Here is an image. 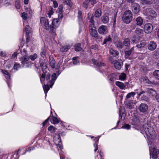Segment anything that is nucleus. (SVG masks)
Segmentation results:
<instances>
[{
  "label": "nucleus",
  "mask_w": 159,
  "mask_h": 159,
  "mask_svg": "<svg viewBox=\"0 0 159 159\" xmlns=\"http://www.w3.org/2000/svg\"><path fill=\"white\" fill-rule=\"evenodd\" d=\"M26 11L30 14H31L33 13L32 11L30 8H27Z\"/></svg>",
  "instance_id": "61"
},
{
  "label": "nucleus",
  "mask_w": 159,
  "mask_h": 159,
  "mask_svg": "<svg viewBox=\"0 0 159 159\" xmlns=\"http://www.w3.org/2000/svg\"><path fill=\"white\" fill-rule=\"evenodd\" d=\"M20 1L18 0L16 1L15 3L16 7L17 9H19L20 7Z\"/></svg>",
  "instance_id": "50"
},
{
  "label": "nucleus",
  "mask_w": 159,
  "mask_h": 159,
  "mask_svg": "<svg viewBox=\"0 0 159 159\" xmlns=\"http://www.w3.org/2000/svg\"><path fill=\"white\" fill-rule=\"evenodd\" d=\"M90 2V5H93L94 4L96 3V2L95 0H89Z\"/></svg>",
  "instance_id": "58"
},
{
  "label": "nucleus",
  "mask_w": 159,
  "mask_h": 159,
  "mask_svg": "<svg viewBox=\"0 0 159 159\" xmlns=\"http://www.w3.org/2000/svg\"><path fill=\"white\" fill-rule=\"evenodd\" d=\"M153 75L157 79L159 80V70H156L153 72Z\"/></svg>",
  "instance_id": "38"
},
{
  "label": "nucleus",
  "mask_w": 159,
  "mask_h": 159,
  "mask_svg": "<svg viewBox=\"0 0 159 159\" xmlns=\"http://www.w3.org/2000/svg\"><path fill=\"white\" fill-rule=\"evenodd\" d=\"M40 55L42 57L44 58L45 56V51H42L40 53Z\"/></svg>",
  "instance_id": "60"
},
{
  "label": "nucleus",
  "mask_w": 159,
  "mask_h": 159,
  "mask_svg": "<svg viewBox=\"0 0 159 159\" xmlns=\"http://www.w3.org/2000/svg\"><path fill=\"white\" fill-rule=\"evenodd\" d=\"M51 116H50L44 122H43V126H44L45 125H46V124L48 122V120H50V118H51Z\"/></svg>",
  "instance_id": "55"
},
{
  "label": "nucleus",
  "mask_w": 159,
  "mask_h": 159,
  "mask_svg": "<svg viewBox=\"0 0 159 159\" xmlns=\"http://www.w3.org/2000/svg\"><path fill=\"white\" fill-rule=\"evenodd\" d=\"M148 92L149 95L152 97H154L155 95L157 94V93L156 91L152 89H149L148 91Z\"/></svg>",
  "instance_id": "29"
},
{
  "label": "nucleus",
  "mask_w": 159,
  "mask_h": 159,
  "mask_svg": "<svg viewBox=\"0 0 159 159\" xmlns=\"http://www.w3.org/2000/svg\"><path fill=\"white\" fill-rule=\"evenodd\" d=\"M44 91L45 94H47L48 91L49 89V87L48 85H44L43 86Z\"/></svg>",
  "instance_id": "39"
},
{
  "label": "nucleus",
  "mask_w": 159,
  "mask_h": 159,
  "mask_svg": "<svg viewBox=\"0 0 159 159\" xmlns=\"http://www.w3.org/2000/svg\"><path fill=\"white\" fill-rule=\"evenodd\" d=\"M40 66L41 67L42 71L43 73H47L48 70L47 69V67L46 64L43 62H41Z\"/></svg>",
  "instance_id": "17"
},
{
  "label": "nucleus",
  "mask_w": 159,
  "mask_h": 159,
  "mask_svg": "<svg viewBox=\"0 0 159 159\" xmlns=\"http://www.w3.org/2000/svg\"><path fill=\"white\" fill-rule=\"evenodd\" d=\"M21 16L24 20H26L27 19V14L24 12L22 13Z\"/></svg>",
  "instance_id": "51"
},
{
  "label": "nucleus",
  "mask_w": 159,
  "mask_h": 159,
  "mask_svg": "<svg viewBox=\"0 0 159 159\" xmlns=\"http://www.w3.org/2000/svg\"><path fill=\"white\" fill-rule=\"evenodd\" d=\"M143 128L148 138L150 139L154 138L155 136V132L153 127L150 124H145Z\"/></svg>",
  "instance_id": "2"
},
{
  "label": "nucleus",
  "mask_w": 159,
  "mask_h": 159,
  "mask_svg": "<svg viewBox=\"0 0 159 159\" xmlns=\"http://www.w3.org/2000/svg\"><path fill=\"white\" fill-rule=\"evenodd\" d=\"M116 46L118 49H122L123 48L122 43L121 42H118L116 43Z\"/></svg>",
  "instance_id": "45"
},
{
  "label": "nucleus",
  "mask_w": 159,
  "mask_h": 159,
  "mask_svg": "<svg viewBox=\"0 0 159 159\" xmlns=\"http://www.w3.org/2000/svg\"><path fill=\"white\" fill-rule=\"evenodd\" d=\"M49 64L52 68H54L55 66V61L52 57H49Z\"/></svg>",
  "instance_id": "21"
},
{
  "label": "nucleus",
  "mask_w": 159,
  "mask_h": 159,
  "mask_svg": "<svg viewBox=\"0 0 159 159\" xmlns=\"http://www.w3.org/2000/svg\"><path fill=\"white\" fill-rule=\"evenodd\" d=\"M46 73H43H43L42 74L41 76H40V81L42 83H43L44 81L45 80Z\"/></svg>",
  "instance_id": "36"
},
{
  "label": "nucleus",
  "mask_w": 159,
  "mask_h": 159,
  "mask_svg": "<svg viewBox=\"0 0 159 159\" xmlns=\"http://www.w3.org/2000/svg\"><path fill=\"white\" fill-rule=\"evenodd\" d=\"M135 32L138 34H142L143 33V31L142 30L139 28H136L135 31Z\"/></svg>",
  "instance_id": "46"
},
{
  "label": "nucleus",
  "mask_w": 159,
  "mask_h": 159,
  "mask_svg": "<svg viewBox=\"0 0 159 159\" xmlns=\"http://www.w3.org/2000/svg\"><path fill=\"white\" fill-rule=\"evenodd\" d=\"M52 1L53 2V6L54 7L57 8L58 6V4L57 2L55 0H54Z\"/></svg>",
  "instance_id": "59"
},
{
  "label": "nucleus",
  "mask_w": 159,
  "mask_h": 159,
  "mask_svg": "<svg viewBox=\"0 0 159 159\" xmlns=\"http://www.w3.org/2000/svg\"><path fill=\"white\" fill-rule=\"evenodd\" d=\"M58 22L59 21L58 19H54L52 21V25L50 26V32L53 36H55L56 35V29L59 25Z\"/></svg>",
  "instance_id": "4"
},
{
  "label": "nucleus",
  "mask_w": 159,
  "mask_h": 159,
  "mask_svg": "<svg viewBox=\"0 0 159 159\" xmlns=\"http://www.w3.org/2000/svg\"><path fill=\"white\" fill-rule=\"evenodd\" d=\"M61 2L64 4L67 5L70 7L72 5V3L70 0H61Z\"/></svg>",
  "instance_id": "27"
},
{
  "label": "nucleus",
  "mask_w": 159,
  "mask_h": 159,
  "mask_svg": "<svg viewBox=\"0 0 159 159\" xmlns=\"http://www.w3.org/2000/svg\"><path fill=\"white\" fill-rule=\"evenodd\" d=\"M133 19V14L131 11H126L123 16V20L126 24L130 23Z\"/></svg>",
  "instance_id": "3"
},
{
  "label": "nucleus",
  "mask_w": 159,
  "mask_h": 159,
  "mask_svg": "<svg viewBox=\"0 0 159 159\" xmlns=\"http://www.w3.org/2000/svg\"><path fill=\"white\" fill-rule=\"evenodd\" d=\"M126 105L127 107L129 109H131L133 107V105H132V102H127L126 103Z\"/></svg>",
  "instance_id": "47"
},
{
  "label": "nucleus",
  "mask_w": 159,
  "mask_h": 159,
  "mask_svg": "<svg viewBox=\"0 0 159 159\" xmlns=\"http://www.w3.org/2000/svg\"><path fill=\"white\" fill-rule=\"evenodd\" d=\"M157 45L155 42L153 41H151L148 45V49L151 51H153L156 48Z\"/></svg>",
  "instance_id": "13"
},
{
  "label": "nucleus",
  "mask_w": 159,
  "mask_h": 159,
  "mask_svg": "<svg viewBox=\"0 0 159 159\" xmlns=\"http://www.w3.org/2000/svg\"><path fill=\"white\" fill-rule=\"evenodd\" d=\"M29 58L32 61H34L37 57V55L36 54L34 53L33 55L30 56Z\"/></svg>",
  "instance_id": "43"
},
{
  "label": "nucleus",
  "mask_w": 159,
  "mask_h": 159,
  "mask_svg": "<svg viewBox=\"0 0 159 159\" xmlns=\"http://www.w3.org/2000/svg\"><path fill=\"white\" fill-rule=\"evenodd\" d=\"M140 121L139 117L134 116L133 118L131 124L133 125L138 126L140 124Z\"/></svg>",
  "instance_id": "15"
},
{
  "label": "nucleus",
  "mask_w": 159,
  "mask_h": 159,
  "mask_svg": "<svg viewBox=\"0 0 159 159\" xmlns=\"http://www.w3.org/2000/svg\"><path fill=\"white\" fill-rule=\"evenodd\" d=\"M70 48V45L65 46L61 48L60 50L62 52H65L67 51Z\"/></svg>",
  "instance_id": "33"
},
{
  "label": "nucleus",
  "mask_w": 159,
  "mask_h": 159,
  "mask_svg": "<svg viewBox=\"0 0 159 159\" xmlns=\"http://www.w3.org/2000/svg\"><path fill=\"white\" fill-rule=\"evenodd\" d=\"M48 130L52 133H54L55 131V128L52 125L49 126L48 128Z\"/></svg>",
  "instance_id": "48"
},
{
  "label": "nucleus",
  "mask_w": 159,
  "mask_h": 159,
  "mask_svg": "<svg viewBox=\"0 0 159 159\" xmlns=\"http://www.w3.org/2000/svg\"><path fill=\"white\" fill-rule=\"evenodd\" d=\"M121 128L128 129H130V126L128 124H125L124 125L122 126L121 127Z\"/></svg>",
  "instance_id": "49"
},
{
  "label": "nucleus",
  "mask_w": 159,
  "mask_h": 159,
  "mask_svg": "<svg viewBox=\"0 0 159 159\" xmlns=\"http://www.w3.org/2000/svg\"><path fill=\"white\" fill-rule=\"evenodd\" d=\"M122 64L123 62L120 59L118 60V61H116L114 63V67L116 69L119 70L122 66Z\"/></svg>",
  "instance_id": "14"
},
{
  "label": "nucleus",
  "mask_w": 159,
  "mask_h": 159,
  "mask_svg": "<svg viewBox=\"0 0 159 159\" xmlns=\"http://www.w3.org/2000/svg\"><path fill=\"white\" fill-rule=\"evenodd\" d=\"M20 67V65L19 64H15L14 66V69L17 70L18 68Z\"/></svg>",
  "instance_id": "56"
},
{
  "label": "nucleus",
  "mask_w": 159,
  "mask_h": 159,
  "mask_svg": "<svg viewBox=\"0 0 159 159\" xmlns=\"http://www.w3.org/2000/svg\"><path fill=\"white\" fill-rule=\"evenodd\" d=\"M146 43L145 42H141L139 44L136 45V47L138 48H140L144 47L146 45Z\"/></svg>",
  "instance_id": "41"
},
{
  "label": "nucleus",
  "mask_w": 159,
  "mask_h": 159,
  "mask_svg": "<svg viewBox=\"0 0 159 159\" xmlns=\"http://www.w3.org/2000/svg\"><path fill=\"white\" fill-rule=\"evenodd\" d=\"M41 25L44 27L47 30L49 29L50 26L48 20L44 17H42L40 19Z\"/></svg>",
  "instance_id": "6"
},
{
  "label": "nucleus",
  "mask_w": 159,
  "mask_h": 159,
  "mask_svg": "<svg viewBox=\"0 0 159 159\" xmlns=\"http://www.w3.org/2000/svg\"><path fill=\"white\" fill-rule=\"evenodd\" d=\"M101 19L102 22L104 24L108 23L109 20V17L106 15L102 16L101 18Z\"/></svg>",
  "instance_id": "18"
},
{
  "label": "nucleus",
  "mask_w": 159,
  "mask_h": 159,
  "mask_svg": "<svg viewBox=\"0 0 159 159\" xmlns=\"http://www.w3.org/2000/svg\"><path fill=\"white\" fill-rule=\"evenodd\" d=\"M98 31L99 34L104 35L107 33L108 30L107 26L102 25L98 28Z\"/></svg>",
  "instance_id": "7"
},
{
  "label": "nucleus",
  "mask_w": 159,
  "mask_h": 159,
  "mask_svg": "<svg viewBox=\"0 0 159 159\" xmlns=\"http://www.w3.org/2000/svg\"><path fill=\"white\" fill-rule=\"evenodd\" d=\"M150 153L151 157L153 159H155L158 157L157 155L159 153V150L156 148H150Z\"/></svg>",
  "instance_id": "5"
},
{
  "label": "nucleus",
  "mask_w": 159,
  "mask_h": 159,
  "mask_svg": "<svg viewBox=\"0 0 159 159\" xmlns=\"http://www.w3.org/2000/svg\"><path fill=\"white\" fill-rule=\"evenodd\" d=\"M57 78L56 74L55 73H53L52 75L51 79L49 81V83L51 84H50V86L51 87H52Z\"/></svg>",
  "instance_id": "16"
},
{
  "label": "nucleus",
  "mask_w": 159,
  "mask_h": 159,
  "mask_svg": "<svg viewBox=\"0 0 159 159\" xmlns=\"http://www.w3.org/2000/svg\"><path fill=\"white\" fill-rule=\"evenodd\" d=\"M148 18L152 20L156 18L157 16V14L154 11L150 10L148 13Z\"/></svg>",
  "instance_id": "12"
},
{
  "label": "nucleus",
  "mask_w": 159,
  "mask_h": 159,
  "mask_svg": "<svg viewBox=\"0 0 159 159\" xmlns=\"http://www.w3.org/2000/svg\"><path fill=\"white\" fill-rule=\"evenodd\" d=\"M148 108V106L147 104L145 103H142L139 106L138 109L140 111L144 113L147 111Z\"/></svg>",
  "instance_id": "10"
},
{
  "label": "nucleus",
  "mask_w": 159,
  "mask_h": 159,
  "mask_svg": "<svg viewBox=\"0 0 159 159\" xmlns=\"http://www.w3.org/2000/svg\"><path fill=\"white\" fill-rule=\"evenodd\" d=\"M99 139L98 138L96 137L94 139V140L95 141V143L94 144V147L95 148L94 151L95 152H96L98 149V144Z\"/></svg>",
  "instance_id": "26"
},
{
  "label": "nucleus",
  "mask_w": 159,
  "mask_h": 159,
  "mask_svg": "<svg viewBox=\"0 0 159 159\" xmlns=\"http://www.w3.org/2000/svg\"><path fill=\"white\" fill-rule=\"evenodd\" d=\"M98 46L97 44L91 46V48L94 50H97L98 49Z\"/></svg>",
  "instance_id": "54"
},
{
  "label": "nucleus",
  "mask_w": 159,
  "mask_h": 159,
  "mask_svg": "<svg viewBox=\"0 0 159 159\" xmlns=\"http://www.w3.org/2000/svg\"><path fill=\"white\" fill-rule=\"evenodd\" d=\"M17 53L16 52H15L14 53H13L11 57V58L12 59L16 57L17 56Z\"/></svg>",
  "instance_id": "63"
},
{
  "label": "nucleus",
  "mask_w": 159,
  "mask_h": 159,
  "mask_svg": "<svg viewBox=\"0 0 159 159\" xmlns=\"http://www.w3.org/2000/svg\"><path fill=\"white\" fill-rule=\"evenodd\" d=\"M53 12L52 11V8H51V9L49 10L47 13L49 18H50L51 17V16L53 14Z\"/></svg>",
  "instance_id": "52"
},
{
  "label": "nucleus",
  "mask_w": 159,
  "mask_h": 159,
  "mask_svg": "<svg viewBox=\"0 0 159 159\" xmlns=\"http://www.w3.org/2000/svg\"><path fill=\"white\" fill-rule=\"evenodd\" d=\"M78 18L79 21H81L82 19V11L81 9L78 8Z\"/></svg>",
  "instance_id": "28"
},
{
  "label": "nucleus",
  "mask_w": 159,
  "mask_h": 159,
  "mask_svg": "<svg viewBox=\"0 0 159 159\" xmlns=\"http://www.w3.org/2000/svg\"><path fill=\"white\" fill-rule=\"evenodd\" d=\"M137 22V25H138L141 26L143 23V20L140 17H138L136 19Z\"/></svg>",
  "instance_id": "24"
},
{
  "label": "nucleus",
  "mask_w": 159,
  "mask_h": 159,
  "mask_svg": "<svg viewBox=\"0 0 159 159\" xmlns=\"http://www.w3.org/2000/svg\"><path fill=\"white\" fill-rule=\"evenodd\" d=\"M2 72L5 75V76L7 80L10 79V76L8 72L7 71L2 70Z\"/></svg>",
  "instance_id": "34"
},
{
  "label": "nucleus",
  "mask_w": 159,
  "mask_h": 159,
  "mask_svg": "<svg viewBox=\"0 0 159 159\" xmlns=\"http://www.w3.org/2000/svg\"><path fill=\"white\" fill-rule=\"evenodd\" d=\"M143 2L146 4H148L152 0H141Z\"/></svg>",
  "instance_id": "62"
},
{
  "label": "nucleus",
  "mask_w": 159,
  "mask_h": 159,
  "mask_svg": "<svg viewBox=\"0 0 159 159\" xmlns=\"http://www.w3.org/2000/svg\"><path fill=\"white\" fill-rule=\"evenodd\" d=\"M34 147H30V148H27L26 150V151L24 153V154H25V153H26V152H27V151H31V150H34Z\"/></svg>",
  "instance_id": "57"
},
{
  "label": "nucleus",
  "mask_w": 159,
  "mask_h": 159,
  "mask_svg": "<svg viewBox=\"0 0 159 159\" xmlns=\"http://www.w3.org/2000/svg\"><path fill=\"white\" fill-rule=\"evenodd\" d=\"M59 12L62 13V10L63 7L62 6L60 5L59 7Z\"/></svg>",
  "instance_id": "64"
},
{
  "label": "nucleus",
  "mask_w": 159,
  "mask_h": 159,
  "mask_svg": "<svg viewBox=\"0 0 159 159\" xmlns=\"http://www.w3.org/2000/svg\"><path fill=\"white\" fill-rule=\"evenodd\" d=\"M109 52L110 54L113 57H116L119 54L117 51L115 50L112 48L110 49Z\"/></svg>",
  "instance_id": "22"
},
{
  "label": "nucleus",
  "mask_w": 159,
  "mask_h": 159,
  "mask_svg": "<svg viewBox=\"0 0 159 159\" xmlns=\"http://www.w3.org/2000/svg\"><path fill=\"white\" fill-rule=\"evenodd\" d=\"M25 30L27 34H29L31 32V29L29 26L26 25L25 27Z\"/></svg>",
  "instance_id": "37"
},
{
  "label": "nucleus",
  "mask_w": 159,
  "mask_h": 159,
  "mask_svg": "<svg viewBox=\"0 0 159 159\" xmlns=\"http://www.w3.org/2000/svg\"><path fill=\"white\" fill-rule=\"evenodd\" d=\"M111 39L110 37V36H109L108 37H107L104 39L102 45L107 44V42H111Z\"/></svg>",
  "instance_id": "40"
},
{
  "label": "nucleus",
  "mask_w": 159,
  "mask_h": 159,
  "mask_svg": "<svg viewBox=\"0 0 159 159\" xmlns=\"http://www.w3.org/2000/svg\"><path fill=\"white\" fill-rule=\"evenodd\" d=\"M152 30L153 27L151 24L147 23L145 25L144 30L146 33L148 34L150 33Z\"/></svg>",
  "instance_id": "9"
},
{
  "label": "nucleus",
  "mask_w": 159,
  "mask_h": 159,
  "mask_svg": "<svg viewBox=\"0 0 159 159\" xmlns=\"http://www.w3.org/2000/svg\"><path fill=\"white\" fill-rule=\"evenodd\" d=\"M123 44L126 47H129L130 44V40L129 38H126L124 40Z\"/></svg>",
  "instance_id": "32"
},
{
  "label": "nucleus",
  "mask_w": 159,
  "mask_h": 159,
  "mask_svg": "<svg viewBox=\"0 0 159 159\" xmlns=\"http://www.w3.org/2000/svg\"><path fill=\"white\" fill-rule=\"evenodd\" d=\"M49 120L52 123L54 124L58 123L59 121V120L58 119L53 116H51V118Z\"/></svg>",
  "instance_id": "20"
},
{
  "label": "nucleus",
  "mask_w": 159,
  "mask_h": 159,
  "mask_svg": "<svg viewBox=\"0 0 159 159\" xmlns=\"http://www.w3.org/2000/svg\"><path fill=\"white\" fill-rule=\"evenodd\" d=\"M135 94L134 92H131L128 93L126 96V99L130 98L131 97L134 96Z\"/></svg>",
  "instance_id": "44"
},
{
  "label": "nucleus",
  "mask_w": 159,
  "mask_h": 159,
  "mask_svg": "<svg viewBox=\"0 0 159 159\" xmlns=\"http://www.w3.org/2000/svg\"><path fill=\"white\" fill-rule=\"evenodd\" d=\"M92 61L94 65H95L98 67H101L105 66L104 63L96 61L94 59H92Z\"/></svg>",
  "instance_id": "19"
},
{
  "label": "nucleus",
  "mask_w": 159,
  "mask_h": 159,
  "mask_svg": "<svg viewBox=\"0 0 159 159\" xmlns=\"http://www.w3.org/2000/svg\"><path fill=\"white\" fill-rule=\"evenodd\" d=\"M131 51L129 50L127 51H125V56L127 57H129L131 54Z\"/></svg>",
  "instance_id": "53"
},
{
  "label": "nucleus",
  "mask_w": 159,
  "mask_h": 159,
  "mask_svg": "<svg viewBox=\"0 0 159 159\" xmlns=\"http://www.w3.org/2000/svg\"><path fill=\"white\" fill-rule=\"evenodd\" d=\"M81 45L80 43H77L75 45L74 48L76 51H79L81 50Z\"/></svg>",
  "instance_id": "35"
},
{
  "label": "nucleus",
  "mask_w": 159,
  "mask_h": 159,
  "mask_svg": "<svg viewBox=\"0 0 159 159\" xmlns=\"http://www.w3.org/2000/svg\"><path fill=\"white\" fill-rule=\"evenodd\" d=\"M126 77V75L124 73H121L119 76V79L121 80H124Z\"/></svg>",
  "instance_id": "42"
},
{
  "label": "nucleus",
  "mask_w": 159,
  "mask_h": 159,
  "mask_svg": "<svg viewBox=\"0 0 159 159\" xmlns=\"http://www.w3.org/2000/svg\"><path fill=\"white\" fill-rule=\"evenodd\" d=\"M102 12L99 9H97L95 13L94 16L97 18H99L101 16Z\"/></svg>",
  "instance_id": "31"
},
{
  "label": "nucleus",
  "mask_w": 159,
  "mask_h": 159,
  "mask_svg": "<svg viewBox=\"0 0 159 159\" xmlns=\"http://www.w3.org/2000/svg\"><path fill=\"white\" fill-rule=\"evenodd\" d=\"M88 18L89 20V22L91 24L89 25V32L90 35L96 39H98L99 37L98 34L95 27L93 20L94 16L93 15L90 13H89L88 14Z\"/></svg>",
  "instance_id": "1"
},
{
  "label": "nucleus",
  "mask_w": 159,
  "mask_h": 159,
  "mask_svg": "<svg viewBox=\"0 0 159 159\" xmlns=\"http://www.w3.org/2000/svg\"><path fill=\"white\" fill-rule=\"evenodd\" d=\"M29 57L27 56H23L20 59V61L23 66H28L29 63Z\"/></svg>",
  "instance_id": "8"
},
{
  "label": "nucleus",
  "mask_w": 159,
  "mask_h": 159,
  "mask_svg": "<svg viewBox=\"0 0 159 159\" xmlns=\"http://www.w3.org/2000/svg\"><path fill=\"white\" fill-rule=\"evenodd\" d=\"M116 84L121 89H124L125 87V85L124 84L120 82L117 81L116 82Z\"/></svg>",
  "instance_id": "25"
},
{
  "label": "nucleus",
  "mask_w": 159,
  "mask_h": 159,
  "mask_svg": "<svg viewBox=\"0 0 159 159\" xmlns=\"http://www.w3.org/2000/svg\"><path fill=\"white\" fill-rule=\"evenodd\" d=\"M140 39V37L138 35L134 36L131 39V43L134 44V43H136Z\"/></svg>",
  "instance_id": "23"
},
{
  "label": "nucleus",
  "mask_w": 159,
  "mask_h": 159,
  "mask_svg": "<svg viewBox=\"0 0 159 159\" xmlns=\"http://www.w3.org/2000/svg\"><path fill=\"white\" fill-rule=\"evenodd\" d=\"M90 3L89 0H85L83 3V7L87 9L89 6H90Z\"/></svg>",
  "instance_id": "30"
},
{
  "label": "nucleus",
  "mask_w": 159,
  "mask_h": 159,
  "mask_svg": "<svg viewBox=\"0 0 159 159\" xmlns=\"http://www.w3.org/2000/svg\"><path fill=\"white\" fill-rule=\"evenodd\" d=\"M132 10L135 14L138 13L140 11V7L139 4L134 3L132 4Z\"/></svg>",
  "instance_id": "11"
}]
</instances>
